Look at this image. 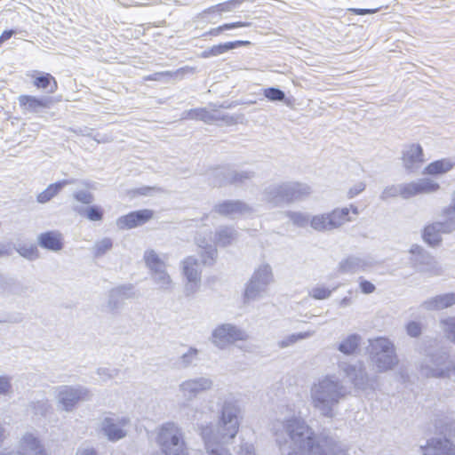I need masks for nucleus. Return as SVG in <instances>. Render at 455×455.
Segmentation results:
<instances>
[{"mask_svg": "<svg viewBox=\"0 0 455 455\" xmlns=\"http://www.w3.org/2000/svg\"><path fill=\"white\" fill-rule=\"evenodd\" d=\"M90 392L83 387H72L69 386H62L59 388L58 399L65 411H71L76 403L87 398Z\"/></svg>", "mask_w": 455, "mask_h": 455, "instance_id": "13", "label": "nucleus"}, {"mask_svg": "<svg viewBox=\"0 0 455 455\" xmlns=\"http://www.w3.org/2000/svg\"><path fill=\"white\" fill-rule=\"evenodd\" d=\"M127 418L106 417L101 425V430L109 441H117L126 435L124 427L128 424Z\"/></svg>", "mask_w": 455, "mask_h": 455, "instance_id": "17", "label": "nucleus"}, {"mask_svg": "<svg viewBox=\"0 0 455 455\" xmlns=\"http://www.w3.org/2000/svg\"><path fill=\"white\" fill-rule=\"evenodd\" d=\"M197 355L198 350L196 348L189 347L188 350L179 358L176 364L179 367L186 368L196 359Z\"/></svg>", "mask_w": 455, "mask_h": 455, "instance_id": "44", "label": "nucleus"}, {"mask_svg": "<svg viewBox=\"0 0 455 455\" xmlns=\"http://www.w3.org/2000/svg\"><path fill=\"white\" fill-rule=\"evenodd\" d=\"M144 260L150 269L154 282L163 290H170L172 280L165 270V263L158 257L153 250L146 251Z\"/></svg>", "mask_w": 455, "mask_h": 455, "instance_id": "9", "label": "nucleus"}, {"mask_svg": "<svg viewBox=\"0 0 455 455\" xmlns=\"http://www.w3.org/2000/svg\"><path fill=\"white\" fill-rule=\"evenodd\" d=\"M453 305H455V292L440 294L422 303V307L427 310H442Z\"/></svg>", "mask_w": 455, "mask_h": 455, "instance_id": "26", "label": "nucleus"}, {"mask_svg": "<svg viewBox=\"0 0 455 455\" xmlns=\"http://www.w3.org/2000/svg\"><path fill=\"white\" fill-rule=\"evenodd\" d=\"M419 372L427 378H449L455 376V361L447 352H438L419 366Z\"/></svg>", "mask_w": 455, "mask_h": 455, "instance_id": "7", "label": "nucleus"}, {"mask_svg": "<svg viewBox=\"0 0 455 455\" xmlns=\"http://www.w3.org/2000/svg\"><path fill=\"white\" fill-rule=\"evenodd\" d=\"M182 119L200 120L207 124L212 121H224L228 124L235 123V119L233 116L228 114H221L218 110H209L206 108L189 109L183 113Z\"/></svg>", "mask_w": 455, "mask_h": 455, "instance_id": "15", "label": "nucleus"}, {"mask_svg": "<svg viewBox=\"0 0 455 455\" xmlns=\"http://www.w3.org/2000/svg\"><path fill=\"white\" fill-rule=\"evenodd\" d=\"M251 44L250 41L236 40L233 42H226L213 45L201 52L200 56L203 59H208L214 56L221 55L230 50H233L239 46H244Z\"/></svg>", "mask_w": 455, "mask_h": 455, "instance_id": "25", "label": "nucleus"}, {"mask_svg": "<svg viewBox=\"0 0 455 455\" xmlns=\"http://www.w3.org/2000/svg\"><path fill=\"white\" fill-rule=\"evenodd\" d=\"M212 381L209 378H196L183 381L180 385V391L183 396L192 398L196 396L200 392L211 389Z\"/></svg>", "mask_w": 455, "mask_h": 455, "instance_id": "23", "label": "nucleus"}, {"mask_svg": "<svg viewBox=\"0 0 455 455\" xmlns=\"http://www.w3.org/2000/svg\"><path fill=\"white\" fill-rule=\"evenodd\" d=\"M273 281V274L269 265L263 264L256 269L246 285L243 299L245 301L254 300L264 292Z\"/></svg>", "mask_w": 455, "mask_h": 455, "instance_id": "8", "label": "nucleus"}, {"mask_svg": "<svg viewBox=\"0 0 455 455\" xmlns=\"http://www.w3.org/2000/svg\"><path fill=\"white\" fill-rule=\"evenodd\" d=\"M113 246V241L111 238L105 237L101 241L96 243L94 249L95 258L103 256Z\"/></svg>", "mask_w": 455, "mask_h": 455, "instance_id": "46", "label": "nucleus"}, {"mask_svg": "<svg viewBox=\"0 0 455 455\" xmlns=\"http://www.w3.org/2000/svg\"><path fill=\"white\" fill-rule=\"evenodd\" d=\"M272 431L280 448L289 440L299 450L288 455H347V450L333 438L315 435L301 417L292 416L276 420Z\"/></svg>", "mask_w": 455, "mask_h": 455, "instance_id": "1", "label": "nucleus"}, {"mask_svg": "<svg viewBox=\"0 0 455 455\" xmlns=\"http://www.w3.org/2000/svg\"><path fill=\"white\" fill-rule=\"evenodd\" d=\"M411 262L419 272L429 275H440L441 269L432 256L424 251L419 245H412L411 250Z\"/></svg>", "mask_w": 455, "mask_h": 455, "instance_id": "11", "label": "nucleus"}, {"mask_svg": "<svg viewBox=\"0 0 455 455\" xmlns=\"http://www.w3.org/2000/svg\"><path fill=\"white\" fill-rule=\"evenodd\" d=\"M183 274L188 281H200L197 259L193 257L186 258L183 260Z\"/></svg>", "mask_w": 455, "mask_h": 455, "instance_id": "34", "label": "nucleus"}, {"mask_svg": "<svg viewBox=\"0 0 455 455\" xmlns=\"http://www.w3.org/2000/svg\"><path fill=\"white\" fill-rule=\"evenodd\" d=\"M359 286L363 293L370 294L375 291V285L371 282L363 279V277L359 278Z\"/></svg>", "mask_w": 455, "mask_h": 455, "instance_id": "57", "label": "nucleus"}, {"mask_svg": "<svg viewBox=\"0 0 455 455\" xmlns=\"http://www.w3.org/2000/svg\"><path fill=\"white\" fill-rule=\"evenodd\" d=\"M212 339V342L222 349L236 340L246 339L247 334L231 324H222L213 331Z\"/></svg>", "mask_w": 455, "mask_h": 455, "instance_id": "10", "label": "nucleus"}, {"mask_svg": "<svg viewBox=\"0 0 455 455\" xmlns=\"http://www.w3.org/2000/svg\"><path fill=\"white\" fill-rule=\"evenodd\" d=\"M238 455H255L254 447L251 443H242Z\"/></svg>", "mask_w": 455, "mask_h": 455, "instance_id": "64", "label": "nucleus"}, {"mask_svg": "<svg viewBox=\"0 0 455 455\" xmlns=\"http://www.w3.org/2000/svg\"><path fill=\"white\" fill-rule=\"evenodd\" d=\"M443 216L447 219L446 221L455 224V191L452 193L451 204L443 210Z\"/></svg>", "mask_w": 455, "mask_h": 455, "instance_id": "53", "label": "nucleus"}, {"mask_svg": "<svg viewBox=\"0 0 455 455\" xmlns=\"http://www.w3.org/2000/svg\"><path fill=\"white\" fill-rule=\"evenodd\" d=\"M11 388V379L6 376H0V395L8 394Z\"/></svg>", "mask_w": 455, "mask_h": 455, "instance_id": "59", "label": "nucleus"}, {"mask_svg": "<svg viewBox=\"0 0 455 455\" xmlns=\"http://www.w3.org/2000/svg\"><path fill=\"white\" fill-rule=\"evenodd\" d=\"M34 84L39 89H47L50 87L48 90V92L50 93L55 92L58 88L55 78L50 74L37 77L34 81Z\"/></svg>", "mask_w": 455, "mask_h": 455, "instance_id": "39", "label": "nucleus"}, {"mask_svg": "<svg viewBox=\"0 0 455 455\" xmlns=\"http://www.w3.org/2000/svg\"><path fill=\"white\" fill-rule=\"evenodd\" d=\"M365 188H366V185L364 182H359V183L355 184L354 187L349 188V190L347 191V197L349 199L354 198L355 196H356L357 195L362 193L365 189Z\"/></svg>", "mask_w": 455, "mask_h": 455, "instance_id": "60", "label": "nucleus"}, {"mask_svg": "<svg viewBox=\"0 0 455 455\" xmlns=\"http://www.w3.org/2000/svg\"><path fill=\"white\" fill-rule=\"evenodd\" d=\"M455 165V163L449 158H443L434 161L426 166L424 174L438 175L443 174L451 171Z\"/></svg>", "mask_w": 455, "mask_h": 455, "instance_id": "31", "label": "nucleus"}, {"mask_svg": "<svg viewBox=\"0 0 455 455\" xmlns=\"http://www.w3.org/2000/svg\"><path fill=\"white\" fill-rule=\"evenodd\" d=\"M416 183L419 195L435 192L440 188V185L429 178L419 179Z\"/></svg>", "mask_w": 455, "mask_h": 455, "instance_id": "41", "label": "nucleus"}, {"mask_svg": "<svg viewBox=\"0 0 455 455\" xmlns=\"http://www.w3.org/2000/svg\"><path fill=\"white\" fill-rule=\"evenodd\" d=\"M453 223L451 221H439L427 225L423 231L424 241L431 246L441 242V234L451 233L453 230Z\"/></svg>", "mask_w": 455, "mask_h": 455, "instance_id": "19", "label": "nucleus"}, {"mask_svg": "<svg viewBox=\"0 0 455 455\" xmlns=\"http://www.w3.org/2000/svg\"><path fill=\"white\" fill-rule=\"evenodd\" d=\"M198 283L199 281H188V283L185 286L186 296H191L197 291L199 287Z\"/></svg>", "mask_w": 455, "mask_h": 455, "instance_id": "61", "label": "nucleus"}, {"mask_svg": "<svg viewBox=\"0 0 455 455\" xmlns=\"http://www.w3.org/2000/svg\"><path fill=\"white\" fill-rule=\"evenodd\" d=\"M15 250L20 256L29 260L36 259L39 257L38 249L35 244L19 245Z\"/></svg>", "mask_w": 455, "mask_h": 455, "instance_id": "43", "label": "nucleus"}, {"mask_svg": "<svg viewBox=\"0 0 455 455\" xmlns=\"http://www.w3.org/2000/svg\"><path fill=\"white\" fill-rule=\"evenodd\" d=\"M196 243L199 247L204 249L202 253V260L204 264L212 265L217 257V250L212 244H208L206 242L200 239H196Z\"/></svg>", "mask_w": 455, "mask_h": 455, "instance_id": "38", "label": "nucleus"}, {"mask_svg": "<svg viewBox=\"0 0 455 455\" xmlns=\"http://www.w3.org/2000/svg\"><path fill=\"white\" fill-rule=\"evenodd\" d=\"M73 197L76 201L84 204H91L94 201L92 193L88 190H76L74 192Z\"/></svg>", "mask_w": 455, "mask_h": 455, "instance_id": "50", "label": "nucleus"}, {"mask_svg": "<svg viewBox=\"0 0 455 455\" xmlns=\"http://www.w3.org/2000/svg\"><path fill=\"white\" fill-rule=\"evenodd\" d=\"M98 374L100 379L104 381H107L118 374V370L116 369H108V368H100L98 370Z\"/></svg>", "mask_w": 455, "mask_h": 455, "instance_id": "56", "label": "nucleus"}, {"mask_svg": "<svg viewBox=\"0 0 455 455\" xmlns=\"http://www.w3.org/2000/svg\"><path fill=\"white\" fill-rule=\"evenodd\" d=\"M337 287L332 289H329L323 285H317L313 287L309 291V296L314 298L315 299H324L331 296V292L336 290Z\"/></svg>", "mask_w": 455, "mask_h": 455, "instance_id": "45", "label": "nucleus"}, {"mask_svg": "<svg viewBox=\"0 0 455 455\" xmlns=\"http://www.w3.org/2000/svg\"><path fill=\"white\" fill-rule=\"evenodd\" d=\"M330 217L327 214H320L314 216L310 220L311 227L317 231L332 230L331 225L328 223Z\"/></svg>", "mask_w": 455, "mask_h": 455, "instance_id": "40", "label": "nucleus"}, {"mask_svg": "<svg viewBox=\"0 0 455 455\" xmlns=\"http://www.w3.org/2000/svg\"><path fill=\"white\" fill-rule=\"evenodd\" d=\"M38 243L41 247L57 251L63 248L64 243L59 231H47L38 236Z\"/></svg>", "mask_w": 455, "mask_h": 455, "instance_id": "28", "label": "nucleus"}, {"mask_svg": "<svg viewBox=\"0 0 455 455\" xmlns=\"http://www.w3.org/2000/svg\"><path fill=\"white\" fill-rule=\"evenodd\" d=\"M73 211L91 221H100L103 219L104 210L100 205H91L87 208L74 206Z\"/></svg>", "mask_w": 455, "mask_h": 455, "instance_id": "33", "label": "nucleus"}, {"mask_svg": "<svg viewBox=\"0 0 455 455\" xmlns=\"http://www.w3.org/2000/svg\"><path fill=\"white\" fill-rule=\"evenodd\" d=\"M251 22L246 21H235L231 23H225L222 24L217 28H212L209 31L205 32L203 36H218L222 32L229 29L238 28H243V27H250Z\"/></svg>", "mask_w": 455, "mask_h": 455, "instance_id": "36", "label": "nucleus"}, {"mask_svg": "<svg viewBox=\"0 0 455 455\" xmlns=\"http://www.w3.org/2000/svg\"><path fill=\"white\" fill-rule=\"evenodd\" d=\"M401 185H390L384 188L380 195L381 200H387L391 197L400 196Z\"/></svg>", "mask_w": 455, "mask_h": 455, "instance_id": "54", "label": "nucleus"}, {"mask_svg": "<svg viewBox=\"0 0 455 455\" xmlns=\"http://www.w3.org/2000/svg\"><path fill=\"white\" fill-rule=\"evenodd\" d=\"M367 353L379 372L392 370L398 363L395 346L387 338L378 337L370 339Z\"/></svg>", "mask_w": 455, "mask_h": 455, "instance_id": "5", "label": "nucleus"}, {"mask_svg": "<svg viewBox=\"0 0 455 455\" xmlns=\"http://www.w3.org/2000/svg\"><path fill=\"white\" fill-rule=\"evenodd\" d=\"M236 231L231 227H220L219 228L214 235V243L219 246H228L236 239Z\"/></svg>", "mask_w": 455, "mask_h": 455, "instance_id": "32", "label": "nucleus"}, {"mask_svg": "<svg viewBox=\"0 0 455 455\" xmlns=\"http://www.w3.org/2000/svg\"><path fill=\"white\" fill-rule=\"evenodd\" d=\"M55 102L56 100L50 96L37 98L30 95H20L19 97L20 108L29 113H36L43 108H50Z\"/></svg>", "mask_w": 455, "mask_h": 455, "instance_id": "22", "label": "nucleus"}, {"mask_svg": "<svg viewBox=\"0 0 455 455\" xmlns=\"http://www.w3.org/2000/svg\"><path fill=\"white\" fill-rule=\"evenodd\" d=\"M152 216L153 212L148 209L132 212L118 218L116 220V226L122 230L132 229L145 224L152 218Z\"/></svg>", "mask_w": 455, "mask_h": 455, "instance_id": "21", "label": "nucleus"}, {"mask_svg": "<svg viewBox=\"0 0 455 455\" xmlns=\"http://www.w3.org/2000/svg\"><path fill=\"white\" fill-rule=\"evenodd\" d=\"M328 215L330 217V221L328 223L331 225L332 229L338 228L344 223L350 220L349 209L347 207L334 209L331 212L328 213Z\"/></svg>", "mask_w": 455, "mask_h": 455, "instance_id": "35", "label": "nucleus"}, {"mask_svg": "<svg viewBox=\"0 0 455 455\" xmlns=\"http://www.w3.org/2000/svg\"><path fill=\"white\" fill-rule=\"evenodd\" d=\"M213 212L223 216H230L233 214H251L254 210L251 206L240 200H224L213 206Z\"/></svg>", "mask_w": 455, "mask_h": 455, "instance_id": "20", "label": "nucleus"}, {"mask_svg": "<svg viewBox=\"0 0 455 455\" xmlns=\"http://www.w3.org/2000/svg\"><path fill=\"white\" fill-rule=\"evenodd\" d=\"M360 337L357 334H351L342 340L339 345V350L346 355L353 354L357 348Z\"/></svg>", "mask_w": 455, "mask_h": 455, "instance_id": "37", "label": "nucleus"}, {"mask_svg": "<svg viewBox=\"0 0 455 455\" xmlns=\"http://www.w3.org/2000/svg\"><path fill=\"white\" fill-rule=\"evenodd\" d=\"M312 188L299 181H283L267 186L262 192V201L272 207L291 204L309 197Z\"/></svg>", "mask_w": 455, "mask_h": 455, "instance_id": "4", "label": "nucleus"}, {"mask_svg": "<svg viewBox=\"0 0 455 455\" xmlns=\"http://www.w3.org/2000/svg\"><path fill=\"white\" fill-rule=\"evenodd\" d=\"M134 286L131 283L117 286L109 291L108 308L111 313L117 311L119 305L127 299L134 297Z\"/></svg>", "mask_w": 455, "mask_h": 455, "instance_id": "24", "label": "nucleus"}, {"mask_svg": "<svg viewBox=\"0 0 455 455\" xmlns=\"http://www.w3.org/2000/svg\"><path fill=\"white\" fill-rule=\"evenodd\" d=\"M420 449L423 455H455V445L447 438H431Z\"/></svg>", "mask_w": 455, "mask_h": 455, "instance_id": "18", "label": "nucleus"}, {"mask_svg": "<svg viewBox=\"0 0 455 455\" xmlns=\"http://www.w3.org/2000/svg\"><path fill=\"white\" fill-rule=\"evenodd\" d=\"M263 95L271 101L283 100L284 92L278 88L269 87L263 90Z\"/></svg>", "mask_w": 455, "mask_h": 455, "instance_id": "51", "label": "nucleus"}, {"mask_svg": "<svg viewBox=\"0 0 455 455\" xmlns=\"http://www.w3.org/2000/svg\"><path fill=\"white\" fill-rule=\"evenodd\" d=\"M68 130L76 135L84 136V137L92 136V132H94L93 129L87 127V126L78 127V128L69 127Z\"/></svg>", "mask_w": 455, "mask_h": 455, "instance_id": "58", "label": "nucleus"}, {"mask_svg": "<svg viewBox=\"0 0 455 455\" xmlns=\"http://www.w3.org/2000/svg\"><path fill=\"white\" fill-rule=\"evenodd\" d=\"M157 443L165 455H188L181 429L173 422L162 425Z\"/></svg>", "mask_w": 455, "mask_h": 455, "instance_id": "6", "label": "nucleus"}, {"mask_svg": "<svg viewBox=\"0 0 455 455\" xmlns=\"http://www.w3.org/2000/svg\"><path fill=\"white\" fill-rule=\"evenodd\" d=\"M31 406L35 414L42 416H45L51 410V405L48 400L33 402Z\"/></svg>", "mask_w": 455, "mask_h": 455, "instance_id": "52", "label": "nucleus"}, {"mask_svg": "<svg viewBox=\"0 0 455 455\" xmlns=\"http://www.w3.org/2000/svg\"><path fill=\"white\" fill-rule=\"evenodd\" d=\"M348 394V389L337 376L328 374L313 382L310 401L313 407L323 416L332 417L333 408Z\"/></svg>", "mask_w": 455, "mask_h": 455, "instance_id": "3", "label": "nucleus"}, {"mask_svg": "<svg viewBox=\"0 0 455 455\" xmlns=\"http://www.w3.org/2000/svg\"><path fill=\"white\" fill-rule=\"evenodd\" d=\"M339 367L345 376L350 379L355 388L365 389L370 386V379L362 363L357 364L340 363Z\"/></svg>", "mask_w": 455, "mask_h": 455, "instance_id": "16", "label": "nucleus"}, {"mask_svg": "<svg viewBox=\"0 0 455 455\" xmlns=\"http://www.w3.org/2000/svg\"><path fill=\"white\" fill-rule=\"evenodd\" d=\"M401 159L407 172H416L425 161L422 147L418 143L406 145L402 152Z\"/></svg>", "mask_w": 455, "mask_h": 455, "instance_id": "14", "label": "nucleus"}, {"mask_svg": "<svg viewBox=\"0 0 455 455\" xmlns=\"http://www.w3.org/2000/svg\"><path fill=\"white\" fill-rule=\"evenodd\" d=\"M196 72V68L195 67L185 66L180 68L174 71H163L156 72L151 75H148L144 77L145 81H159L164 78L173 79L178 76H184L186 75H192Z\"/></svg>", "mask_w": 455, "mask_h": 455, "instance_id": "29", "label": "nucleus"}, {"mask_svg": "<svg viewBox=\"0 0 455 455\" xmlns=\"http://www.w3.org/2000/svg\"><path fill=\"white\" fill-rule=\"evenodd\" d=\"M286 216L298 227H305L309 222L307 216L301 212L288 211Z\"/></svg>", "mask_w": 455, "mask_h": 455, "instance_id": "48", "label": "nucleus"}, {"mask_svg": "<svg viewBox=\"0 0 455 455\" xmlns=\"http://www.w3.org/2000/svg\"><path fill=\"white\" fill-rule=\"evenodd\" d=\"M371 265V263L364 259L348 256L339 262L337 272L339 274L355 273L359 270H364Z\"/></svg>", "mask_w": 455, "mask_h": 455, "instance_id": "27", "label": "nucleus"}, {"mask_svg": "<svg viewBox=\"0 0 455 455\" xmlns=\"http://www.w3.org/2000/svg\"><path fill=\"white\" fill-rule=\"evenodd\" d=\"M380 8H375V9H362V8H350L348 9V12L350 13L355 14V15H364V14H371L379 12Z\"/></svg>", "mask_w": 455, "mask_h": 455, "instance_id": "63", "label": "nucleus"}, {"mask_svg": "<svg viewBox=\"0 0 455 455\" xmlns=\"http://www.w3.org/2000/svg\"><path fill=\"white\" fill-rule=\"evenodd\" d=\"M252 171H235L228 168H221L216 172L220 178L212 181V185L221 187L225 185H243L254 177Z\"/></svg>", "mask_w": 455, "mask_h": 455, "instance_id": "12", "label": "nucleus"}, {"mask_svg": "<svg viewBox=\"0 0 455 455\" xmlns=\"http://www.w3.org/2000/svg\"><path fill=\"white\" fill-rule=\"evenodd\" d=\"M243 1L244 0H228L214 5V8L217 10L218 14H221L222 12H231Z\"/></svg>", "mask_w": 455, "mask_h": 455, "instance_id": "49", "label": "nucleus"}, {"mask_svg": "<svg viewBox=\"0 0 455 455\" xmlns=\"http://www.w3.org/2000/svg\"><path fill=\"white\" fill-rule=\"evenodd\" d=\"M93 140L97 141L98 143H108L113 140V138L111 135L108 134H100L99 132L94 133L92 132V136H90Z\"/></svg>", "mask_w": 455, "mask_h": 455, "instance_id": "62", "label": "nucleus"}, {"mask_svg": "<svg viewBox=\"0 0 455 455\" xmlns=\"http://www.w3.org/2000/svg\"><path fill=\"white\" fill-rule=\"evenodd\" d=\"M72 183H74V180H61L55 183L50 184L44 191L37 195L36 201L39 204L48 203L53 197H55L65 186Z\"/></svg>", "mask_w": 455, "mask_h": 455, "instance_id": "30", "label": "nucleus"}, {"mask_svg": "<svg viewBox=\"0 0 455 455\" xmlns=\"http://www.w3.org/2000/svg\"><path fill=\"white\" fill-rule=\"evenodd\" d=\"M418 195L419 194L416 181L401 184L400 196L403 198L407 199Z\"/></svg>", "mask_w": 455, "mask_h": 455, "instance_id": "47", "label": "nucleus"}, {"mask_svg": "<svg viewBox=\"0 0 455 455\" xmlns=\"http://www.w3.org/2000/svg\"><path fill=\"white\" fill-rule=\"evenodd\" d=\"M406 331L411 337H418L421 333V325L418 322L411 321L406 325Z\"/></svg>", "mask_w": 455, "mask_h": 455, "instance_id": "55", "label": "nucleus"}, {"mask_svg": "<svg viewBox=\"0 0 455 455\" xmlns=\"http://www.w3.org/2000/svg\"><path fill=\"white\" fill-rule=\"evenodd\" d=\"M240 408L235 401H225L220 410L216 429L212 423L201 425L200 435L208 455H231L222 443L233 439L239 431Z\"/></svg>", "mask_w": 455, "mask_h": 455, "instance_id": "2", "label": "nucleus"}, {"mask_svg": "<svg viewBox=\"0 0 455 455\" xmlns=\"http://www.w3.org/2000/svg\"><path fill=\"white\" fill-rule=\"evenodd\" d=\"M314 333H315V331H304V332L291 334V335L287 336L286 338H284L283 339H282L281 341H279L278 346H279V347H282V348L289 347L299 339H307V338L313 336Z\"/></svg>", "mask_w": 455, "mask_h": 455, "instance_id": "42", "label": "nucleus"}]
</instances>
